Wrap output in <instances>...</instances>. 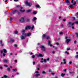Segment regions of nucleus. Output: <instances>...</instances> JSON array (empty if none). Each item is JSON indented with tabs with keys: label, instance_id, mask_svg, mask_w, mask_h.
I'll list each match as a JSON object with an SVG mask.
<instances>
[{
	"label": "nucleus",
	"instance_id": "f257e3e1",
	"mask_svg": "<svg viewBox=\"0 0 78 78\" xmlns=\"http://www.w3.org/2000/svg\"><path fill=\"white\" fill-rule=\"evenodd\" d=\"M40 48H41V50L43 51H46V49H45V48L44 46L41 45L40 46Z\"/></svg>",
	"mask_w": 78,
	"mask_h": 78
},
{
	"label": "nucleus",
	"instance_id": "f03ea898",
	"mask_svg": "<svg viewBox=\"0 0 78 78\" xmlns=\"http://www.w3.org/2000/svg\"><path fill=\"white\" fill-rule=\"evenodd\" d=\"M25 4V5H27L28 6H31V2H28L27 1H26Z\"/></svg>",
	"mask_w": 78,
	"mask_h": 78
},
{
	"label": "nucleus",
	"instance_id": "7ed1b4c3",
	"mask_svg": "<svg viewBox=\"0 0 78 78\" xmlns=\"http://www.w3.org/2000/svg\"><path fill=\"white\" fill-rule=\"evenodd\" d=\"M25 21L24 17H22L21 18V19L20 20V22L22 23L23 22H24Z\"/></svg>",
	"mask_w": 78,
	"mask_h": 78
},
{
	"label": "nucleus",
	"instance_id": "20e7f679",
	"mask_svg": "<svg viewBox=\"0 0 78 78\" xmlns=\"http://www.w3.org/2000/svg\"><path fill=\"white\" fill-rule=\"evenodd\" d=\"M69 27H72V23L71 22H69L67 25Z\"/></svg>",
	"mask_w": 78,
	"mask_h": 78
},
{
	"label": "nucleus",
	"instance_id": "39448f33",
	"mask_svg": "<svg viewBox=\"0 0 78 78\" xmlns=\"http://www.w3.org/2000/svg\"><path fill=\"white\" fill-rule=\"evenodd\" d=\"M37 56V58H39V57H43L44 55H42L41 54H39L36 55Z\"/></svg>",
	"mask_w": 78,
	"mask_h": 78
},
{
	"label": "nucleus",
	"instance_id": "423d86ee",
	"mask_svg": "<svg viewBox=\"0 0 78 78\" xmlns=\"http://www.w3.org/2000/svg\"><path fill=\"white\" fill-rule=\"evenodd\" d=\"M31 28V26H27L25 28V30H27V29H30Z\"/></svg>",
	"mask_w": 78,
	"mask_h": 78
},
{
	"label": "nucleus",
	"instance_id": "0eeeda50",
	"mask_svg": "<svg viewBox=\"0 0 78 78\" xmlns=\"http://www.w3.org/2000/svg\"><path fill=\"white\" fill-rule=\"evenodd\" d=\"M20 37L21 39H22V40H23V39H25V38H26L25 37H24L22 35H21L20 36Z\"/></svg>",
	"mask_w": 78,
	"mask_h": 78
},
{
	"label": "nucleus",
	"instance_id": "6e6552de",
	"mask_svg": "<svg viewBox=\"0 0 78 78\" xmlns=\"http://www.w3.org/2000/svg\"><path fill=\"white\" fill-rule=\"evenodd\" d=\"M22 9H23V7H21L20 9V11L21 12H25V10H22Z\"/></svg>",
	"mask_w": 78,
	"mask_h": 78
},
{
	"label": "nucleus",
	"instance_id": "1a4fd4ad",
	"mask_svg": "<svg viewBox=\"0 0 78 78\" xmlns=\"http://www.w3.org/2000/svg\"><path fill=\"white\" fill-rule=\"evenodd\" d=\"M30 35L31 33H28L27 34H24L25 36H30Z\"/></svg>",
	"mask_w": 78,
	"mask_h": 78
},
{
	"label": "nucleus",
	"instance_id": "9d476101",
	"mask_svg": "<svg viewBox=\"0 0 78 78\" xmlns=\"http://www.w3.org/2000/svg\"><path fill=\"white\" fill-rule=\"evenodd\" d=\"M70 39H67L66 40V42L67 43V44H69V42L71 41Z\"/></svg>",
	"mask_w": 78,
	"mask_h": 78
},
{
	"label": "nucleus",
	"instance_id": "9b49d317",
	"mask_svg": "<svg viewBox=\"0 0 78 78\" xmlns=\"http://www.w3.org/2000/svg\"><path fill=\"white\" fill-rule=\"evenodd\" d=\"M3 62L5 63H7L8 62V60L5 59L3 60Z\"/></svg>",
	"mask_w": 78,
	"mask_h": 78
},
{
	"label": "nucleus",
	"instance_id": "f8f14e48",
	"mask_svg": "<svg viewBox=\"0 0 78 78\" xmlns=\"http://www.w3.org/2000/svg\"><path fill=\"white\" fill-rule=\"evenodd\" d=\"M16 11H17V10H15L13 11V12H11L12 14H14L16 12Z\"/></svg>",
	"mask_w": 78,
	"mask_h": 78
},
{
	"label": "nucleus",
	"instance_id": "ddd939ff",
	"mask_svg": "<svg viewBox=\"0 0 78 78\" xmlns=\"http://www.w3.org/2000/svg\"><path fill=\"white\" fill-rule=\"evenodd\" d=\"M65 74H64L63 73H62L61 74V76H62V77H64V76H65Z\"/></svg>",
	"mask_w": 78,
	"mask_h": 78
},
{
	"label": "nucleus",
	"instance_id": "4468645a",
	"mask_svg": "<svg viewBox=\"0 0 78 78\" xmlns=\"http://www.w3.org/2000/svg\"><path fill=\"white\" fill-rule=\"evenodd\" d=\"M65 2L67 3H69L70 2L69 0H66Z\"/></svg>",
	"mask_w": 78,
	"mask_h": 78
},
{
	"label": "nucleus",
	"instance_id": "2eb2a0df",
	"mask_svg": "<svg viewBox=\"0 0 78 78\" xmlns=\"http://www.w3.org/2000/svg\"><path fill=\"white\" fill-rule=\"evenodd\" d=\"M34 28V25H33L31 27V30H33Z\"/></svg>",
	"mask_w": 78,
	"mask_h": 78
},
{
	"label": "nucleus",
	"instance_id": "dca6fc26",
	"mask_svg": "<svg viewBox=\"0 0 78 78\" xmlns=\"http://www.w3.org/2000/svg\"><path fill=\"white\" fill-rule=\"evenodd\" d=\"M36 19H37V18H36V17H35L33 18V19H32V20H33V21H34V20H36Z\"/></svg>",
	"mask_w": 78,
	"mask_h": 78
},
{
	"label": "nucleus",
	"instance_id": "f3484780",
	"mask_svg": "<svg viewBox=\"0 0 78 78\" xmlns=\"http://www.w3.org/2000/svg\"><path fill=\"white\" fill-rule=\"evenodd\" d=\"M22 32L23 33L22 34L23 35V33H25V30H22Z\"/></svg>",
	"mask_w": 78,
	"mask_h": 78
},
{
	"label": "nucleus",
	"instance_id": "a211bd4d",
	"mask_svg": "<svg viewBox=\"0 0 78 78\" xmlns=\"http://www.w3.org/2000/svg\"><path fill=\"white\" fill-rule=\"evenodd\" d=\"M3 51L4 53H6V52H7V51L5 49H4L3 50Z\"/></svg>",
	"mask_w": 78,
	"mask_h": 78
},
{
	"label": "nucleus",
	"instance_id": "6ab92c4d",
	"mask_svg": "<svg viewBox=\"0 0 78 78\" xmlns=\"http://www.w3.org/2000/svg\"><path fill=\"white\" fill-rule=\"evenodd\" d=\"M73 5H71L69 6L70 7V8H71L72 9V8H73Z\"/></svg>",
	"mask_w": 78,
	"mask_h": 78
},
{
	"label": "nucleus",
	"instance_id": "aec40b11",
	"mask_svg": "<svg viewBox=\"0 0 78 78\" xmlns=\"http://www.w3.org/2000/svg\"><path fill=\"white\" fill-rule=\"evenodd\" d=\"M40 76V74H37L35 75H34L35 76Z\"/></svg>",
	"mask_w": 78,
	"mask_h": 78
},
{
	"label": "nucleus",
	"instance_id": "412c9836",
	"mask_svg": "<svg viewBox=\"0 0 78 78\" xmlns=\"http://www.w3.org/2000/svg\"><path fill=\"white\" fill-rule=\"evenodd\" d=\"M11 70V69H10V68H7V70L8 72H9L10 70Z\"/></svg>",
	"mask_w": 78,
	"mask_h": 78
},
{
	"label": "nucleus",
	"instance_id": "4be33fe9",
	"mask_svg": "<svg viewBox=\"0 0 78 78\" xmlns=\"http://www.w3.org/2000/svg\"><path fill=\"white\" fill-rule=\"evenodd\" d=\"M31 10H28L27 11V12H31Z\"/></svg>",
	"mask_w": 78,
	"mask_h": 78
},
{
	"label": "nucleus",
	"instance_id": "5701e85b",
	"mask_svg": "<svg viewBox=\"0 0 78 78\" xmlns=\"http://www.w3.org/2000/svg\"><path fill=\"white\" fill-rule=\"evenodd\" d=\"M75 34L76 36V37H78V32H76L75 33Z\"/></svg>",
	"mask_w": 78,
	"mask_h": 78
},
{
	"label": "nucleus",
	"instance_id": "b1692460",
	"mask_svg": "<svg viewBox=\"0 0 78 78\" xmlns=\"http://www.w3.org/2000/svg\"><path fill=\"white\" fill-rule=\"evenodd\" d=\"M10 42H14V40L13 39H11L10 40Z\"/></svg>",
	"mask_w": 78,
	"mask_h": 78
},
{
	"label": "nucleus",
	"instance_id": "393cba45",
	"mask_svg": "<svg viewBox=\"0 0 78 78\" xmlns=\"http://www.w3.org/2000/svg\"><path fill=\"white\" fill-rule=\"evenodd\" d=\"M33 14H37V12H36L35 11H34L33 12Z\"/></svg>",
	"mask_w": 78,
	"mask_h": 78
},
{
	"label": "nucleus",
	"instance_id": "a878e982",
	"mask_svg": "<svg viewBox=\"0 0 78 78\" xmlns=\"http://www.w3.org/2000/svg\"><path fill=\"white\" fill-rule=\"evenodd\" d=\"M14 46L15 47H16V48H17V45L15 44L14 45Z\"/></svg>",
	"mask_w": 78,
	"mask_h": 78
},
{
	"label": "nucleus",
	"instance_id": "bb28decb",
	"mask_svg": "<svg viewBox=\"0 0 78 78\" xmlns=\"http://www.w3.org/2000/svg\"><path fill=\"white\" fill-rule=\"evenodd\" d=\"M76 4V1L74 2V3H73V5H75V4Z\"/></svg>",
	"mask_w": 78,
	"mask_h": 78
},
{
	"label": "nucleus",
	"instance_id": "cd10ccee",
	"mask_svg": "<svg viewBox=\"0 0 78 78\" xmlns=\"http://www.w3.org/2000/svg\"><path fill=\"white\" fill-rule=\"evenodd\" d=\"M17 70V69H12L13 72H15V71H16Z\"/></svg>",
	"mask_w": 78,
	"mask_h": 78
},
{
	"label": "nucleus",
	"instance_id": "c85d7f7f",
	"mask_svg": "<svg viewBox=\"0 0 78 78\" xmlns=\"http://www.w3.org/2000/svg\"><path fill=\"white\" fill-rule=\"evenodd\" d=\"M35 6L36 8H39V5H36Z\"/></svg>",
	"mask_w": 78,
	"mask_h": 78
},
{
	"label": "nucleus",
	"instance_id": "c756f323",
	"mask_svg": "<svg viewBox=\"0 0 78 78\" xmlns=\"http://www.w3.org/2000/svg\"><path fill=\"white\" fill-rule=\"evenodd\" d=\"M26 22H30V19H28L26 20Z\"/></svg>",
	"mask_w": 78,
	"mask_h": 78
},
{
	"label": "nucleus",
	"instance_id": "7c9ffc66",
	"mask_svg": "<svg viewBox=\"0 0 78 78\" xmlns=\"http://www.w3.org/2000/svg\"><path fill=\"white\" fill-rule=\"evenodd\" d=\"M49 37H49V36H48L46 37V39H49Z\"/></svg>",
	"mask_w": 78,
	"mask_h": 78
},
{
	"label": "nucleus",
	"instance_id": "2f4dec72",
	"mask_svg": "<svg viewBox=\"0 0 78 78\" xmlns=\"http://www.w3.org/2000/svg\"><path fill=\"white\" fill-rule=\"evenodd\" d=\"M75 58H78V55H76V56H75Z\"/></svg>",
	"mask_w": 78,
	"mask_h": 78
},
{
	"label": "nucleus",
	"instance_id": "473e14b6",
	"mask_svg": "<svg viewBox=\"0 0 78 78\" xmlns=\"http://www.w3.org/2000/svg\"><path fill=\"white\" fill-rule=\"evenodd\" d=\"M43 62H47V60L45 59H44L43 60Z\"/></svg>",
	"mask_w": 78,
	"mask_h": 78
},
{
	"label": "nucleus",
	"instance_id": "72a5a7b5",
	"mask_svg": "<svg viewBox=\"0 0 78 78\" xmlns=\"http://www.w3.org/2000/svg\"><path fill=\"white\" fill-rule=\"evenodd\" d=\"M42 73H43V74L46 73L45 72V71H43V72H42Z\"/></svg>",
	"mask_w": 78,
	"mask_h": 78
},
{
	"label": "nucleus",
	"instance_id": "f704fd0d",
	"mask_svg": "<svg viewBox=\"0 0 78 78\" xmlns=\"http://www.w3.org/2000/svg\"><path fill=\"white\" fill-rule=\"evenodd\" d=\"M48 45H50V41H48Z\"/></svg>",
	"mask_w": 78,
	"mask_h": 78
},
{
	"label": "nucleus",
	"instance_id": "c9c22d12",
	"mask_svg": "<svg viewBox=\"0 0 78 78\" xmlns=\"http://www.w3.org/2000/svg\"><path fill=\"white\" fill-rule=\"evenodd\" d=\"M63 20L64 22H66V19H63Z\"/></svg>",
	"mask_w": 78,
	"mask_h": 78
},
{
	"label": "nucleus",
	"instance_id": "e433bc0d",
	"mask_svg": "<svg viewBox=\"0 0 78 78\" xmlns=\"http://www.w3.org/2000/svg\"><path fill=\"white\" fill-rule=\"evenodd\" d=\"M17 33H18V32H17V31H15V34H17Z\"/></svg>",
	"mask_w": 78,
	"mask_h": 78
},
{
	"label": "nucleus",
	"instance_id": "4c0bfd02",
	"mask_svg": "<svg viewBox=\"0 0 78 78\" xmlns=\"http://www.w3.org/2000/svg\"><path fill=\"white\" fill-rule=\"evenodd\" d=\"M3 56H6V54L5 53H3Z\"/></svg>",
	"mask_w": 78,
	"mask_h": 78
},
{
	"label": "nucleus",
	"instance_id": "58836bf2",
	"mask_svg": "<svg viewBox=\"0 0 78 78\" xmlns=\"http://www.w3.org/2000/svg\"><path fill=\"white\" fill-rule=\"evenodd\" d=\"M4 66H5V67H8V65H4Z\"/></svg>",
	"mask_w": 78,
	"mask_h": 78
},
{
	"label": "nucleus",
	"instance_id": "ea45409f",
	"mask_svg": "<svg viewBox=\"0 0 78 78\" xmlns=\"http://www.w3.org/2000/svg\"><path fill=\"white\" fill-rule=\"evenodd\" d=\"M4 78H7L8 76L6 75H5L4 76Z\"/></svg>",
	"mask_w": 78,
	"mask_h": 78
},
{
	"label": "nucleus",
	"instance_id": "a19ab883",
	"mask_svg": "<svg viewBox=\"0 0 78 78\" xmlns=\"http://www.w3.org/2000/svg\"><path fill=\"white\" fill-rule=\"evenodd\" d=\"M72 62H69V64H72Z\"/></svg>",
	"mask_w": 78,
	"mask_h": 78
},
{
	"label": "nucleus",
	"instance_id": "79ce46f5",
	"mask_svg": "<svg viewBox=\"0 0 78 78\" xmlns=\"http://www.w3.org/2000/svg\"><path fill=\"white\" fill-rule=\"evenodd\" d=\"M65 53H66L67 55H69V52H67V51L65 52Z\"/></svg>",
	"mask_w": 78,
	"mask_h": 78
},
{
	"label": "nucleus",
	"instance_id": "37998d69",
	"mask_svg": "<svg viewBox=\"0 0 78 78\" xmlns=\"http://www.w3.org/2000/svg\"><path fill=\"white\" fill-rule=\"evenodd\" d=\"M75 23H72V24H71V26H73V25H74V24H75Z\"/></svg>",
	"mask_w": 78,
	"mask_h": 78
},
{
	"label": "nucleus",
	"instance_id": "c03bdc74",
	"mask_svg": "<svg viewBox=\"0 0 78 78\" xmlns=\"http://www.w3.org/2000/svg\"><path fill=\"white\" fill-rule=\"evenodd\" d=\"M9 20H12V17L10 18Z\"/></svg>",
	"mask_w": 78,
	"mask_h": 78
},
{
	"label": "nucleus",
	"instance_id": "a18cd8bd",
	"mask_svg": "<svg viewBox=\"0 0 78 78\" xmlns=\"http://www.w3.org/2000/svg\"><path fill=\"white\" fill-rule=\"evenodd\" d=\"M75 23H76V24H78V21H76Z\"/></svg>",
	"mask_w": 78,
	"mask_h": 78
},
{
	"label": "nucleus",
	"instance_id": "49530a36",
	"mask_svg": "<svg viewBox=\"0 0 78 78\" xmlns=\"http://www.w3.org/2000/svg\"><path fill=\"white\" fill-rule=\"evenodd\" d=\"M32 58H35V56L34 55H32Z\"/></svg>",
	"mask_w": 78,
	"mask_h": 78
},
{
	"label": "nucleus",
	"instance_id": "de8ad7c7",
	"mask_svg": "<svg viewBox=\"0 0 78 78\" xmlns=\"http://www.w3.org/2000/svg\"><path fill=\"white\" fill-rule=\"evenodd\" d=\"M62 34H63V33H62V32H61L60 33V35Z\"/></svg>",
	"mask_w": 78,
	"mask_h": 78
},
{
	"label": "nucleus",
	"instance_id": "09e8293b",
	"mask_svg": "<svg viewBox=\"0 0 78 78\" xmlns=\"http://www.w3.org/2000/svg\"><path fill=\"white\" fill-rule=\"evenodd\" d=\"M73 20H75V17H73Z\"/></svg>",
	"mask_w": 78,
	"mask_h": 78
},
{
	"label": "nucleus",
	"instance_id": "8fccbe9b",
	"mask_svg": "<svg viewBox=\"0 0 78 78\" xmlns=\"http://www.w3.org/2000/svg\"><path fill=\"white\" fill-rule=\"evenodd\" d=\"M35 72L36 73H39V72H38V71H36Z\"/></svg>",
	"mask_w": 78,
	"mask_h": 78
},
{
	"label": "nucleus",
	"instance_id": "3c124183",
	"mask_svg": "<svg viewBox=\"0 0 78 78\" xmlns=\"http://www.w3.org/2000/svg\"><path fill=\"white\" fill-rule=\"evenodd\" d=\"M66 71H67V69H64V71L65 72H66Z\"/></svg>",
	"mask_w": 78,
	"mask_h": 78
},
{
	"label": "nucleus",
	"instance_id": "603ef678",
	"mask_svg": "<svg viewBox=\"0 0 78 78\" xmlns=\"http://www.w3.org/2000/svg\"><path fill=\"white\" fill-rule=\"evenodd\" d=\"M43 37H45V36H46V35H45V34H44V35H43Z\"/></svg>",
	"mask_w": 78,
	"mask_h": 78
},
{
	"label": "nucleus",
	"instance_id": "864d4df0",
	"mask_svg": "<svg viewBox=\"0 0 78 78\" xmlns=\"http://www.w3.org/2000/svg\"><path fill=\"white\" fill-rule=\"evenodd\" d=\"M0 44H2V41H0Z\"/></svg>",
	"mask_w": 78,
	"mask_h": 78
},
{
	"label": "nucleus",
	"instance_id": "5fc2aeb1",
	"mask_svg": "<svg viewBox=\"0 0 78 78\" xmlns=\"http://www.w3.org/2000/svg\"><path fill=\"white\" fill-rule=\"evenodd\" d=\"M2 46H3V45H4V44H3L2 43H1V44Z\"/></svg>",
	"mask_w": 78,
	"mask_h": 78
},
{
	"label": "nucleus",
	"instance_id": "6e6d98bb",
	"mask_svg": "<svg viewBox=\"0 0 78 78\" xmlns=\"http://www.w3.org/2000/svg\"><path fill=\"white\" fill-rule=\"evenodd\" d=\"M14 2H18V0H14Z\"/></svg>",
	"mask_w": 78,
	"mask_h": 78
},
{
	"label": "nucleus",
	"instance_id": "4d7b16f0",
	"mask_svg": "<svg viewBox=\"0 0 78 78\" xmlns=\"http://www.w3.org/2000/svg\"><path fill=\"white\" fill-rule=\"evenodd\" d=\"M56 45H59V43H56Z\"/></svg>",
	"mask_w": 78,
	"mask_h": 78
},
{
	"label": "nucleus",
	"instance_id": "13d9d810",
	"mask_svg": "<svg viewBox=\"0 0 78 78\" xmlns=\"http://www.w3.org/2000/svg\"><path fill=\"white\" fill-rule=\"evenodd\" d=\"M55 51H52V53L53 54H54V53H55Z\"/></svg>",
	"mask_w": 78,
	"mask_h": 78
},
{
	"label": "nucleus",
	"instance_id": "bf43d9fd",
	"mask_svg": "<svg viewBox=\"0 0 78 78\" xmlns=\"http://www.w3.org/2000/svg\"><path fill=\"white\" fill-rule=\"evenodd\" d=\"M74 44H76V41H74Z\"/></svg>",
	"mask_w": 78,
	"mask_h": 78
},
{
	"label": "nucleus",
	"instance_id": "052dcab7",
	"mask_svg": "<svg viewBox=\"0 0 78 78\" xmlns=\"http://www.w3.org/2000/svg\"><path fill=\"white\" fill-rule=\"evenodd\" d=\"M0 69H3V67L2 66H1L0 67Z\"/></svg>",
	"mask_w": 78,
	"mask_h": 78
},
{
	"label": "nucleus",
	"instance_id": "680f3d73",
	"mask_svg": "<svg viewBox=\"0 0 78 78\" xmlns=\"http://www.w3.org/2000/svg\"><path fill=\"white\" fill-rule=\"evenodd\" d=\"M68 38V37H65V39H67Z\"/></svg>",
	"mask_w": 78,
	"mask_h": 78
},
{
	"label": "nucleus",
	"instance_id": "e2e57ef3",
	"mask_svg": "<svg viewBox=\"0 0 78 78\" xmlns=\"http://www.w3.org/2000/svg\"><path fill=\"white\" fill-rule=\"evenodd\" d=\"M16 7H20V6L19 5H16Z\"/></svg>",
	"mask_w": 78,
	"mask_h": 78
},
{
	"label": "nucleus",
	"instance_id": "0e129e2a",
	"mask_svg": "<svg viewBox=\"0 0 78 78\" xmlns=\"http://www.w3.org/2000/svg\"><path fill=\"white\" fill-rule=\"evenodd\" d=\"M70 48H67V50H70Z\"/></svg>",
	"mask_w": 78,
	"mask_h": 78
},
{
	"label": "nucleus",
	"instance_id": "69168bd1",
	"mask_svg": "<svg viewBox=\"0 0 78 78\" xmlns=\"http://www.w3.org/2000/svg\"><path fill=\"white\" fill-rule=\"evenodd\" d=\"M54 74H55L54 73H51V74L52 75H54Z\"/></svg>",
	"mask_w": 78,
	"mask_h": 78
},
{
	"label": "nucleus",
	"instance_id": "338daca9",
	"mask_svg": "<svg viewBox=\"0 0 78 78\" xmlns=\"http://www.w3.org/2000/svg\"><path fill=\"white\" fill-rule=\"evenodd\" d=\"M1 53H3V51H1Z\"/></svg>",
	"mask_w": 78,
	"mask_h": 78
},
{
	"label": "nucleus",
	"instance_id": "774afa93",
	"mask_svg": "<svg viewBox=\"0 0 78 78\" xmlns=\"http://www.w3.org/2000/svg\"><path fill=\"white\" fill-rule=\"evenodd\" d=\"M15 62H17V60H15Z\"/></svg>",
	"mask_w": 78,
	"mask_h": 78
}]
</instances>
